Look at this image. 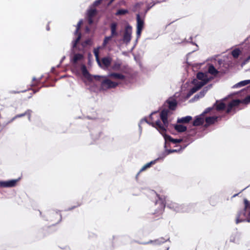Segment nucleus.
Returning <instances> with one entry per match:
<instances>
[{"mask_svg":"<svg viewBox=\"0 0 250 250\" xmlns=\"http://www.w3.org/2000/svg\"><path fill=\"white\" fill-rule=\"evenodd\" d=\"M101 78H104L103 80L101 81L100 89L101 90H106L109 89L114 88L116 87L119 83L115 82L112 81L111 80L108 79L107 76H101Z\"/></svg>","mask_w":250,"mask_h":250,"instance_id":"4","label":"nucleus"},{"mask_svg":"<svg viewBox=\"0 0 250 250\" xmlns=\"http://www.w3.org/2000/svg\"><path fill=\"white\" fill-rule=\"evenodd\" d=\"M40 88H38L37 89H33V92L34 93H35L37 92H38L40 90Z\"/></svg>","mask_w":250,"mask_h":250,"instance_id":"60","label":"nucleus"},{"mask_svg":"<svg viewBox=\"0 0 250 250\" xmlns=\"http://www.w3.org/2000/svg\"><path fill=\"white\" fill-rule=\"evenodd\" d=\"M80 206V205H78L77 206H73V207H71V208H68V209H67L66 210V211L71 210H72V209H73L75 208H76L77 207H78V206Z\"/></svg>","mask_w":250,"mask_h":250,"instance_id":"56","label":"nucleus"},{"mask_svg":"<svg viewBox=\"0 0 250 250\" xmlns=\"http://www.w3.org/2000/svg\"><path fill=\"white\" fill-rule=\"evenodd\" d=\"M136 243L142 244V245H147V244H150V240L147 242H140V241H136Z\"/></svg>","mask_w":250,"mask_h":250,"instance_id":"53","label":"nucleus"},{"mask_svg":"<svg viewBox=\"0 0 250 250\" xmlns=\"http://www.w3.org/2000/svg\"><path fill=\"white\" fill-rule=\"evenodd\" d=\"M250 83V80H246L244 81H242L236 84H234L233 86V88H237V87H240L242 86H245L248 84Z\"/></svg>","mask_w":250,"mask_h":250,"instance_id":"36","label":"nucleus"},{"mask_svg":"<svg viewBox=\"0 0 250 250\" xmlns=\"http://www.w3.org/2000/svg\"><path fill=\"white\" fill-rule=\"evenodd\" d=\"M113 37H111V35L108 36H105L103 42L102 43V46L103 47H104L106 46L108 42L111 40V39L113 38Z\"/></svg>","mask_w":250,"mask_h":250,"instance_id":"44","label":"nucleus"},{"mask_svg":"<svg viewBox=\"0 0 250 250\" xmlns=\"http://www.w3.org/2000/svg\"><path fill=\"white\" fill-rule=\"evenodd\" d=\"M187 146V145H185L183 147L181 146L179 149H167V151L168 155L174 152H180L184 149H185Z\"/></svg>","mask_w":250,"mask_h":250,"instance_id":"37","label":"nucleus"},{"mask_svg":"<svg viewBox=\"0 0 250 250\" xmlns=\"http://www.w3.org/2000/svg\"><path fill=\"white\" fill-rule=\"evenodd\" d=\"M196 78L197 79L205 81L207 80L208 79V82L213 79V77L211 76H208V73L206 72H199L196 74Z\"/></svg>","mask_w":250,"mask_h":250,"instance_id":"21","label":"nucleus"},{"mask_svg":"<svg viewBox=\"0 0 250 250\" xmlns=\"http://www.w3.org/2000/svg\"><path fill=\"white\" fill-rule=\"evenodd\" d=\"M118 24L116 22H112L109 26L111 37H115L119 35V33L117 31Z\"/></svg>","mask_w":250,"mask_h":250,"instance_id":"23","label":"nucleus"},{"mask_svg":"<svg viewBox=\"0 0 250 250\" xmlns=\"http://www.w3.org/2000/svg\"><path fill=\"white\" fill-rule=\"evenodd\" d=\"M93 42L91 39H87L85 41L80 42H78L77 44V46L75 48H72V41L71 42V50L73 52L74 49H77L79 51H82L87 47L90 46L92 45Z\"/></svg>","mask_w":250,"mask_h":250,"instance_id":"10","label":"nucleus"},{"mask_svg":"<svg viewBox=\"0 0 250 250\" xmlns=\"http://www.w3.org/2000/svg\"><path fill=\"white\" fill-rule=\"evenodd\" d=\"M128 12L129 11L127 9H119L117 11V12L115 13V15L116 16H122L128 13Z\"/></svg>","mask_w":250,"mask_h":250,"instance_id":"42","label":"nucleus"},{"mask_svg":"<svg viewBox=\"0 0 250 250\" xmlns=\"http://www.w3.org/2000/svg\"><path fill=\"white\" fill-rule=\"evenodd\" d=\"M159 2H155V1H153L150 3L148 4L146 6V9L145 10L144 12L143 13V16L145 17L146 14L147 12L152 7H153L157 3H158Z\"/></svg>","mask_w":250,"mask_h":250,"instance_id":"39","label":"nucleus"},{"mask_svg":"<svg viewBox=\"0 0 250 250\" xmlns=\"http://www.w3.org/2000/svg\"><path fill=\"white\" fill-rule=\"evenodd\" d=\"M208 82V79L205 81H198L197 80L194 79L192 80V83L194 84V86L197 89V90H198L206 84Z\"/></svg>","mask_w":250,"mask_h":250,"instance_id":"25","label":"nucleus"},{"mask_svg":"<svg viewBox=\"0 0 250 250\" xmlns=\"http://www.w3.org/2000/svg\"><path fill=\"white\" fill-rule=\"evenodd\" d=\"M224 100L225 99L220 100H216L215 103L213 104V107L214 109L218 111L226 109V113L228 114L227 112V109L228 104L227 105L226 104L224 103Z\"/></svg>","mask_w":250,"mask_h":250,"instance_id":"16","label":"nucleus"},{"mask_svg":"<svg viewBox=\"0 0 250 250\" xmlns=\"http://www.w3.org/2000/svg\"><path fill=\"white\" fill-rule=\"evenodd\" d=\"M198 90L197 89L193 86L192 88H191L189 90L187 93V95L185 96V99H188L192 94L195 93Z\"/></svg>","mask_w":250,"mask_h":250,"instance_id":"41","label":"nucleus"},{"mask_svg":"<svg viewBox=\"0 0 250 250\" xmlns=\"http://www.w3.org/2000/svg\"><path fill=\"white\" fill-rule=\"evenodd\" d=\"M101 48L100 46H99L97 47L96 48H94L93 50L94 54L95 56L96 61L99 64V66H102L101 63L99 59V49Z\"/></svg>","mask_w":250,"mask_h":250,"instance_id":"40","label":"nucleus"},{"mask_svg":"<svg viewBox=\"0 0 250 250\" xmlns=\"http://www.w3.org/2000/svg\"><path fill=\"white\" fill-rule=\"evenodd\" d=\"M173 127L179 133L184 132L187 130V126L182 124H174Z\"/></svg>","mask_w":250,"mask_h":250,"instance_id":"27","label":"nucleus"},{"mask_svg":"<svg viewBox=\"0 0 250 250\" xmlns=\"http://www.w3.org/2000/svg\"><path fill=\"white\" fill-rule=\"evenodd\" d=\"M65 59V57L64 56L62 57V58L61 59V60L60 61V63L57 65L58 67L60 66L62 62L64 61V60Z\"/></svg>","mask_w":250,"mask_h":250,"instance_id":"55","label":"nucleus"},{"mask_svg":"<svg viewBox=\"0 0 250 250\" xmlns=\"http://www.w3.org/2000/svg\"><path fill=\"white\" fill-rule=\"evenodd\" d=\"M153 126L155 127L161 134L166 132V127L163 125L160 120H157L155 124L153 123Z\"/></svg>","mask_w":250,"mask_h":250,"instance_id":"26","label":"nucleus"},{"mask_svg":"<svg viewBox=\"0 0 250 250\" xmlns=\"http://www.w3.org/2000/svg\"><path fill=\"white\" fill-rule=\"evenodd\" d=\"M146 122L147 124H148V125H152V126H154V125H153V123H151V122H149L148 121L147 119H146V117L142 119L141 120V123L143 122Z\"/></svg>","mask_w":250,"mask_h":250,"instance_id":"51","label":"nucleus"},{"mask_svg":"<svg viewBox=\"0 0 250 250\" xmlns=\"http://www.w3.org/2000/svg\"><path fill=\"white\" fill-rule=\"evenodd\" d=\"M111 62V59L109 57H104L102 59V63L106 67H109Z\"/></svg>","mask_w":250,"mask_h":250,"instance_id":"38","label":"nucleus"},{"mask_svg":"<svg viewBox=\"0 0 250 250\" xmlns=\"http://www.w3.org/2000/svg\"><path fill=\"white\" fill-rule=\"evenodd\" d=\"M212 86L211 84L208 85L204 87L199 93L196 94L190 100V102H194L200 98H203L208 91V89Z\"/></svg>","mask_w":250,"mask_h":250,"instance_id":"18","label":"nucleus"},{"mask_svg":"<svg viewBox=\"0 0 250 250\" xmlns=\"http://www.w3.org/2000/svg\"><path fill=\"white\" fill-rule=\"evenodd\" d=\"M248 216H250V202L249 201V205H248Z\"/></svg>","mask_w":250,"mask_h":250,"instance_id":"58","label":"nucleus"},{"mask_svg":"<svg viewBox=\"0 0 250 250\" xmlns=\"http://www.w3.org/2000/svg\"><path fill=\"white\" fill-rule=\"evenodd\" d=\"M151 192L153 195L157 198L155 200V205H158V207L155 209V212L153 213L157 215L161 214L166 207L175 212H188L190 211L196 205L194 203L179 205L172 201L166 200L164 196L158 195L154 190H152Z\"/></svg>","mask_w":250,"mask_h":250,"instance_id":"1","label":"nucleus"},{"mask_svg":"<svg viewBox=\"0 0 250 250\" xmlns=\"http://www.w3.org/2000/svg\"><path fill=\"white\" fill-rule=\"evenodd\" d=\"M208 73H209L211 75H213L214 76H216L218 73L219 71L215 68L214 66L211 64L209 65L208 69V72H207Z\"/></svg>","mask_w":250,"mask_h":250,"instance_id":"35","label":"nucleus"},{"mask_svg":"<svg viewBox=\"0 0 250 250\" xmlns=\"http://www.w3.org/2000/svg\"><path fill=\"white\" fill-rule=\"evenodd\" d=\"M244 208L240 211H239L237 214L236 218V224H238L241 222H246V219L241 218L242 216L245 217H249L248 213H247V211L248 209V205H249V201L245 198L244 199Z\"/></svg>","mask_w":250,"mask_h":250,"instance_id":"7","label":"nucleus"},{"mask_svg":"<svg viewBox=\"0 0 250 250\" xmlns=\"http://www.w3.org/2000/svg\"><path fill=\"white\" fill-rule=\"evenodd\" d=\"M15 120H13V118L10 120L9 121H8L7 122H4L2 125H3V127H5V126H6L7 125H8L9 124H10L12 122H13Z\"/></svg>","mask_w":250,"mask_h":250,"instance_id":"52","label":"nucleus"},{"mask_svg":"<svg viewBox=\"0 0 250 250\" xmlns=\"http://www.w3.org/2000/svg\"><path fill=\"white\" fill-rule=\"evenodd\" d=\"M241 192V191H240V192L239 193H237V194H234V195L232 196V198H234V197H236L237 196H238V194H239Z\"/></svg>","mask_w":250,"mask_h":250,"instance_id":"62","label":"nucleus"},{"mask_svg":"<svg viewBox=\"0 0 250 250\" xmlns=\"http://www.w3.org/2000/svg\"><path fill=\"white\" fill-rule=\"evenodd\" d=\"M162 136L164 137V139L165 140V145H164V148H167V145L169 143L172 142V140L173 139V138L171 137V136L166 133V132H164V133L161 134Z\"/></svg>","mask_w":250,"mask_h":250,"instance_id":"29","label":"nucleus"},{"mask_svg":"<svg viewBox=\"0 0 250 250\" xmlns=\"http://www.w3.org/2000/svg\"><path fill=\"white\" fill-rule=\"evenodd\" d=\"M213 109H214L213 105L211 107H208L201 114L204 116V115L205 114L209 113L211 110H212Z\"/></svg>","mask_w":250,"mask_h":250,"instance_id":"46","label":"nucleus"},{"mask_svg":"<svg viewBox=\"0 0 250 250\" xmlns=\"http://www.w3.org/2000/svg\"><path fill=\"white\" fill-rule=\"evenodd\" d=\"M242 239V234L241 232L238 231L237 229L233 231L230 235L229 242L237 245L240 244Z\"/></svg>","mask_w":250,"mask_h":250,"instance_id":"11","label":"nucleus"},{"mask_svg":"<svg viewBox=\"0 0 250 250\" xmlns=\"http://www.w3.org/2000/svg\"><path fill=\"white\" fill-rule=\"evenodd\" d=\"M46 30L47 31H49L50 30V27L49 26V25H47V26H46Z\"/></svg>","mask_w":250,"mask_h":250,"instance_id":"63","label":"nucleus"},{"mask_svg":"<svg viewBox=\"0 0 250 250\" xmlns=\"http://www.w3.org/2000/svg\"><path fill=\"white\" fill-rule=\"evenodd\" d=\"M90 137L93 142H96L103 135L102 131L98 128L92 129L90 130Z\"/></svg>","mask_w":250,"mask_h":250,"instance_id":"17","label":"nucleus"},{"mask_svg":"<svg viewBox=\"0 0 250 250\" xmlns=\"http://www.w3.org/2000/svg\"><path fill=\"white\" fill-rule=\"evenodd\" d=\"M197 133L196 130L195 129H191L190 130H188V137L186 138V139L184 140V138L181 139H174L172 140V143L174 144H176L177 143H180L181 142H182L183 141L187 142L188 141V138L190 137V136H193L196 135Z\"/></svg>","mask_w":250,"mask_h":250,"instance_id":"19","label":"nucleus"},{"mask_svg":"<svg viewBox=\"0 0 250 250\" xmlns=\"http://www.w3.org/2000/svg\"><path fill=\"white\" fill-rule=\"evenodd\" d=\"M107 77L122 80H125V76L122 74L115 72H111L109 73V74L107 75Z\"/></svg>","mask_w":250,"mask_h":250,"instance_id":"31","label":"nucleus"},{"mask_svg":"<svg viewBox=\"0 0 250 250\" xmlns=\"http://www.w3.org/2000/svg\"><path fill=\"white\" fill-rule=\"evenodd\" d=\"M83 22V19H81L76 25V30L74 32V35L77 37L72 40V48H74L76 47L77 44L78 42L81 41L82 34L81 32L79 31L81 28V24Z\"/></svg>","mask_w":250,"mask_h":250,"instance_id":"9","label":"nucleus"},{"mask_svg":"<svg viewBox=\"0 0 250 250\" xmlns=\"http://www.w3.org/2000/svg\"><path fill=\"white\" fill-rule=\"evenodd\" d=\"M96 13L97 10L95 8H91L87 10L86 16L89 24H92L93 22V18Z\"/></svg>","mask_w":250,"mask_h":250,"instance_id":"20","label":"nucleus"},{"mask_svg":"<svg viewBox=\"0 0 250 250\" xmlns=\"http://www.w3.org/2000/svg\"><path fill=\"white\" fill-rule=\"evenodd\" d=\"M39 211L41 216L44 220L54 222L58 219L56 224L59 223L62 220V216L60 210H55L54 209L49 210L43 215H42V213L40 210H39Z\"/></svg>","mask_w":250,"mask_h":250,"instance_id":"2","label":"nucleus"},{"mask_svg":"<svg viewBox=\"0 0 250 250\" xmlns=\"http://www.w3.org/2000/svg\"><path fill=\"white\" fill-rule=\"evenodd\" d=\"M178 105V102L174 96L169 97L163 104V109H168V113L171 114L170 111L176 110Z\"/></svg>","mask_w":250,"mask_h":250,"instance_id":"6","label":"nucleus"},{"mask_svg":"<svg viewBox=\"0 0 250 250\" xmlns=\"http://www.w3.org/2000/svg\"><path fill=\"white\" fill-rule=\"evenodd\" d=\"M136 28H137L136 36H137V38H139L141 36V33H142V31L143 28H138V27H136Z\"/></svg>","mask_w":250,"mask_h":250,"instance_id":"49","label":"nucleus"},{"mask_svg":"<svg viewBox=\"0 0 250 250\" xmlns=\"http://www.w3.org/2000/svg\"><path fill=\"white\" fill-rule=\"evenodd\" d=\"M103 0H95L93 3V6L94 7H96L97 6H98L99 5H100L102 2Z\"/></svg>","mask_w":250,"mask_h":250,"instance_id":"50","label":"nucleus"},{"mask_svg":"<svg viewBox=\"0 0 250 250\" xmlns=\"http://www.w3.org/2000/svg\"><path fill=\"white\" fill-rule=\"evenodd\" d=\"M32 112V111L31 110L27 109L25 112L23 113L16 115L15 116L13 117V120H16L18 118L22 117L25 115H27L28 120L30 121Z\"/></svg>","mask_w":250,"mask_h":250,"instance_id":"30","label":"nucleus"},{"mask_svg":"<svg viewBox=\"0 0 250 250\" xmlns=\"http://www.w3.org/2000/svg\"><path fill=\"white\" fill-rule=\"evenodd\" d=\"M156 164V162L154 160H152L149 163H147V164H145L139 170L138 173L137 174V176H138L141 172L146 170V169L150 167L152 165H155Z\"/></svg>","mask_w":250,"mask_h":250,"instance_id":"34","label":"nucleus"},{"mask_svg":"<svg viewBox=\"0 0 250 250\" xmlns=\"http://www.w3.org/2000/svg\"><path fill=\"white\" fill-rule=\"evenodd\" d=\"M250 61V55L248 56L242 62L241 64V67H243L245 64H246L249 61Z\"/></svg>","mask_w":250,"mask_h":250,"instance_id":"47","label":"nucleus"},{"mask_svg":"<svg viewBox=\"0 0 250 250\" xmlns=\"http://www.w3.org/2000/svg\"><path fill=\"white\" fill-rule=\"evenodd\" d=\"M222 117H223V116H212L206 117L205 119V124L200 128L201 130L204 132L202 135H204L205 134H207L208 132V131L207 130V128L209 126L214 124L215 123L217 122L219 120H220Z\"/></svg>","mask_w":250,"mask_h":250,"instance_id":"5","label":"nucleus"},{"mask_svg":"<svg viewBox=\"0 0 250 250\" xmlns=\"http://www.w3.org/2000/svg\"><path fill=\"white\" fill-rule=\"evenodd\" d=\"M54 70H55V68H54V67H52V68H51V71H52V72H54Z\"/></svg>","mask_w":250,"mask_h":250,"instance_id":"64","label":"nucleus"},{"mask_svg":"<svg viewBox=\"0 0 250 250\" xmlns=\"http://www.w3.org/2000/svg\"><path fill=\"white\" fill-rule=\"evenodd\" d=\"M189 40H190V41H187V42H190L191 44H195L196 45H197V44L195 43V42H193L192 41V37H190L189 38Z\"/></svg>","mask_w":250,"mask_h":250,"instance_id":"57","label":"nucleus"},{"mask_svg":"<svg viewBox=\"0 0 250 250\" xmlns=\"http://www.w3.org/2000/svg\"><path fill=\"white\" fill-rule=\"evenodd\" d=\"M170 114L168 113V109H162L160 113V118L163 122V125L166 127V129L168 127L169 122L168 117Z\"/></svg>","mask_w":250,"mask_h":250,"instance_id":"15","label":"nucleus"},{"mask_svg":"<svg viewBox=\"0 0 250 250\" xmlns=\"http://www.w3.org/2000/svg\"><path fill=\"white\" fill-rule=\"evenodd\" d=\"M168 154L167 151V148H165V151L162 152L158 154V157L156 159L154 160L155 161L156 163L160 161H163L164 159L167 156Z\"/></svg>","mask_w":250,"mask_h":250,"instance_id":"32","label":"nucleus"},{"mask_svg":"<svg viewBox=\"0 0 250 250\" xmlns=\"http://www.w3.org/2000/svg\"><path fill=\"white\" fill-rule=\"evenodd\" d=\"M121 65V63H119L118 62H115L112 65V69L115 71H120Z\"/></svg>","mask_w":250,"mask_h":250,"instance_id":"45","label":"nucleus"},{"mask_svg":"<svg viewBox=\"0 0 250 250\" xmlns=\"http://www.w3.org/2000/svg\"><path fill=\"white\" fill-rule=\"evenodd\" d=\"M81 70L83 76L88 81L92 82L94 79L98 81H100L101 80L102 76L100 75H92L90 74L87 70L86 66L84 64L82 65Z\"/></svg>","mask_w":250,"mask_h":250,"instance_id":"8","label":"nucleus"},{"mask_svg":"<svg viewBox=\"0 0 250 250\" xmlns=\"http://www.w3.org/2000/svg\"><path fill=\"white\" fill-rule=\"evenodd\" d=\"M42 78V77H40L38 79H37L36 78V77H33V79H32V81H36V83L34 84H32V86H34V85H38L41 82Z\"/></svg>","mask_w":250,"mask_h":250,"instance_id":"48","label":"nucleus"},{"mask_svg":"<svg viewBox=\"0 0 250 250\" xmlns=\"http://www.w3.org/2000/svg\"><path fill=\"white\" fill-rule=\"evenodd\" d=\"M240 53L241 51L239 48H235L231 52V55L232 57L235 59L238 58Z\"/></svg>","mask_w":250,"mask_h":250,"instance_id":"43","label":"nucleus"},{"mask_svg":"<svg viewBox=\"0 0 250 250\" xmlns=\"http://www.w3.org/2000/svg\"><path fill=\"white\" fill-rule=\"evenodd\" d=\"M192 120V117L190 116H187L180 118H178L177 122V123H188Z\"/></svg>","mask_w":250,"mask_h":250,"instance_id":"33","label":"nucleus"},{"mask_svg":"<svg viewBox=\"0 0 250 250\" xmlns=\"http://www.w3.org/2000/svg\"><path fill=\"white\" fill-rule=\"evenodd\" d=\"M10 93H12V94H16V93H19V92L17 91H10Z\"/></svg>","mask_w":250,"mask_h":250,"instance_id":"59","label":"nucleus"},{"mask_svg":"<svg viewBox=\"0 0 250 250\" xmlns=\"http://www.w3.org/2000/svg\"><path fill=\"white\" fill-rule=\"evenodd\" d=\"M204 122V116L202 114H201L200 115L195 117L194 120L192 122V125L196 126L203 125Z\"/></svg>","mask_w":250,"mask_h":250,"instance_id":"22","label":"nucleus"},{"mask_svg":"<svg viewBox=\"0 0 250 250\" xmlns=\"http://www.w3.org/2000/svg\"><path fill=\"white\" fill-rule=\"evenodd\" d=\"M250 103V95L246 97L242 100L235 99L232 100L228 104L227 109V112L230 113L233 112V113H235V108L239 106L240 104H248Z\"/></svg>","mask_w":250,"mask_h":250,"instance_id":"3","label":"nucleus"},{"mask_svg":"<svg viewBox=\"0 0 250 250\" xmlns=\"http://www.w3.org/2000/svg\"><path fill=\"white\" fill-rule=\"evenodd\" d=\"M132 32L131 26L129 24H127L125 27V31L122 38V41L126 44H127L131 41Z\"/></svg>","mask_w":250,"mask_h":250,"instance_id":"12","label":"nucleus"},{"mask_svg":"<svg viewBox=\"0 0 250 250\" xmlns=\"http://www.w3.org/2000/svg\"><path fill=\"white\" fill-rule=\"evenodd\" d=\"M246 222L250 223V216H249V217L247 218Z\"/></svg>","mask_w":250,"mask_h":250,"instance_id":"61","label":"nucleus"},{"mask_svg":"<svg viewBox=\"0 0 250 250\" xmlns=\"http://www.w3.org/2000/svg\"><path fill=\"white\" fill-rule=\"evenodd\" d=\"M169 238L167 239H165L164 237H160L154 240H150V244H152L154 246L160 245L167 240H169Z\"/></svg>","mask_w":250,"mask_h":250,"instance_id":"28","label":"nucleus"},{"mask_svg":"<svg viewBox=\"0 0 250 250\" xmlns=\"http://www.w3.org/2000/svg\"><path fill=\"white\" fill-rule=\"evenodd\" d=\"M143 13H138L136 15L137 27L144 28L145 21Z\"/></svg>","mask_w":250,"mask_h":250,"instance_id":"24","label":"nucleus"},{"mask_svg":"<svg viewBox=\"0 0 250 250\" xmlns=\"http://www.w3.org/2000/svg\"><path fill=\"white\" fill-rule=\"evenodd\" d=\"M21 178L16 179H11L6 181H0V188H9L15 187L18 182L20 181Z\"/></svg>","mask_w":250,"mask_h":250,"instance_id":"13","label":"nucleus"},{"mask_svg":"<svg viewBox=\"0 0 250 250\" xmlns=\"http://www.w3.org/2000/svg\"><path fill=\"white\" fill-rule=\"evenodd\" d=\"M158 112V111H153L149 115V119H150L151 120L152 119V115Z\"/></svg>","mask_w":250,"mask_h":250,"instance_id":"54","label":"nucleus"},{"mask_svg":"<svg viewBox=\"0 0 250 250\" xmlns=\"http://www.w3.org/2000/svg\"><path fill=\"white\" fill-rule=\"evenodd\" d=\"M70 50V62L73 65H76L79 61H81L83 59V55L81 53H75L77 51H79L77 49H74L73 52L72 51L71 49Z\"/></svg>","mask_w":250,"mask_h":250,"instance_id":"14","label":"nucleus"}]
</instances>
